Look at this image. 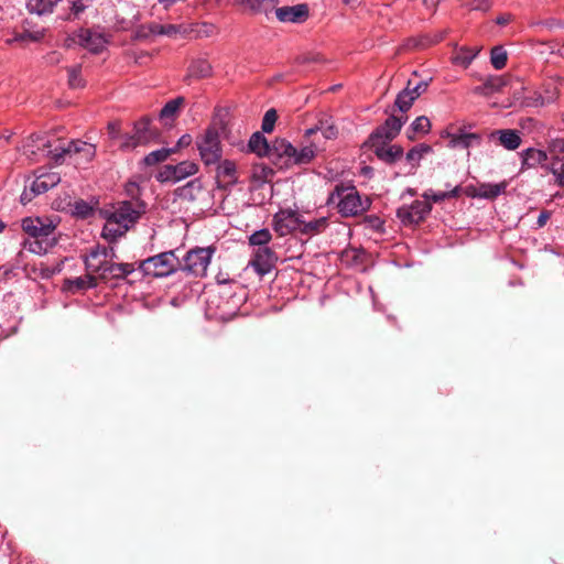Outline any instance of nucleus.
Returning <instances> with one entry per match:
<instances>
[{
    "instance_id": "obj_1",
    "label": "nucleus",
    "mask_w": 564,
    "mask_h": 564,
    "mask_svg": "<svg viewBox=\"0 0 564 564\" xmlns=\"http://www.w3.org/2000/svg\"><path fill=\"white\" fill-rule=\"evenodd\" d=\"M32 143L37 144H26L24 147L26 154L35 155L36 151L34 148H36L43 155L48 156L55 163H61L66 158L73 159L76 164L88 163L96 155V147L80 140L51 142L50 140L36 137L35 140H32Z\"/></svg>"
},
{
    "instance_id": "obj_2",
    "label": "nucleus",
    "mask_w": 564,
    "mask_h": 564,
    "mask_svg": "<svg viewBox=\"0 0 564 564\" xmlns=\"http://www.w3.org/2000/svg\"><path fill=\"white\" fill-rule=\"evenodd\" d=\"M144 213V205L139 202L123 200L102 210L106 224L102 237L108 241H116L122 237Z\"/></svg>"
},
{
    "instance_id": "obj_3",
    "label": "nucleus",
    "mask_w": 564,
    "mask_h": 564,
    "mask_svg": "<svg viewBox=\"0 0 564 564\" xmlns=\"http://www.w3.org/2000/svg\"><path fill=\"white\" fill-rule=\"evenodd\" d=\"M22 229L29 235L24 240L23 248L35 254H45L56 243L54 231L56 225L40 217H26L22 220Z\"/></svg>"
},
{
    "instance_id": "obj_4",
    "label": "nucleus",
    "mask_w": 564,
    "mask_h": 564,
    "mask_svg": "<svg viewBox=\"0 0 564 564\" xmlns=\"http://www.w3.org/2000/svg\"><path fill=\"white\" fill-rule=\"evenodd\" d=\"M328 204L337 205L338 213L344 217L357 216L368 209L369 203L364 202L354 186L337 185L330 193Z\"/></svg>"
},
{
    "instance_id": "obj_5",
    "label": "nucleus",
    "mask_w": 564,
    "mask_h": 564,
    "mask_svg": "<svg viewBox=\"0 0 564 564\" xmlns=\"http://www.w3.org/2000/svg\"><path fill=\"white\" fill-rule=\"evenodd\" d=\"M181 260L176 250L164 251L147 258L139 264V270L148 276L166 278L180 271Z\"/></svg>"
},
{
    "instance_id": "obj_6",
    "label": "nucleus",
    "mask_w": 564,
    "mask_h": 564,
    "mask_svg": "<svg viewBox=\"0 0 564 564\" xmlns=\"http://www.w3.org/2000/svg\"><path fill=\"white\" fill-rule=\"evenodd\" d=\"M214 252L215 248L213 247H195L183 257L178 270L195 278H204L207 274Z\"/></svg>"
},
{
    "instance_id": "obj_7",
    "label": "nucleus",
    "mask_w": 564,
    "mask_h": 564,
    "mask_svg": "<svg viewBox=\"0 0 564 564\" xmlns=\"http://www.w3.org/2000/svg\"><path fill=\"white\" fill-rule=\"evenodd\" d=\"M196 147L205 165H213L219 162L223 155V148L218 129L215 126L208 127L205 132L197 138Z\"/></svg>"
},
{
    "instance_id": "obj_8",
    "label": "nucleus",
    "mask_w": 564,
    "mask_h": 564,
    "mask_svg": "<svg viewBox=\"0 0 564 564\" xmlns=\"http://www.w3.org/2000/svg\"><path fill=\"white\" fill-rule=\"evenodd\" d=\"M156 137V132L151 128V119L143 117L133 126L132 134L121 135L120 149L123 151L133 150L150 143Z\"/></svg>"
},
{
    "instance_id": "obj_9",
    "label": "nucleus",
    "mask_w": 564,
    "mask_h": 564,
    "mask_svg": "<svg viewBox=\"0 0 564 564\" xmlns=\"http://www.w3.org/2000/svg\"><path fill=\"white\" fill-rule=\"evenodd\" d=\"M197 172L198 165L195 162L183 161L175 165H163L156 175V180L160 183H177L185 180L186 177L195 175Z\"/></svg>"
},
{
    "instance_id": "obj_10",
    "label": "nucleus",
    "mask_w": 564,
    "mask_h": 564,
    "mask_svg": "<svg viewBox=\"0 0 564 564\" xmlns=\"http://www.w3.org/2000/svg\"><path fill=\"white\" fill-rule=\"evenodd\" d=\"M301 220V215L297 212L280 209L273 216L272 227L279 236L284 237L294 231H300Z\"/></svg>"
},
{
    "instance_id": "obj_11",
    "label": "nucleus",
    "mask_w": 564,
    "mask_h": 564,
    "mask_svg": "<svg viewBox=\"0 0 564 564\" xmlns=\"http://www.w3.org/2000/svg\"><path fill=\"white\" fill-rule=\"evenodd\" d=\"M113 249H107L106 247L97 246L90 250L89 254L85 257V268L88 273H98L101 279L104 275V269L109 263L108 259L115 258Z\"/></svg>"
},
{
    "instance_id": "obj_12",
    "label": "nucleus",
    "mask_w": 564,
    "mask_h": 564,
    "mask_svg": "<svg viewBox=\"0 0 564 564\" xmlns=\"http://www.w3.org/2000/svg\"><path fill=\"white\" fill-rule=\"evenodd\" d=\"M432 210V206L426 200H414L410 206H403L398 209V217L403 224H419Z\"/></svg>"
},
{
    "instance_id": "obj_13",
    "label": "nucleus",
    "mask_w": 564,
    "mask_h": 564,
    "mask_svg": "<svg viewBox=\"0 0 564 564\" xmlns=\"http://www.w3.org/2000/svg\"><path fill=\"white\" fill-rule=\"evenodd\" d=\"M276 261L275 252L270 247H265L253 250L250 264L259 275H265L274 268Z\"/></svg>"
},
{
    "instance_id": "obj_14",
    "label": "nucleus",
    "mask_w": 564,
    "mask_h": 564,
    "mask_svg": "<svg viewBox=\"0 0 564 564\" xmlns=\"http://www.w3.org/2000/svg\"><path fill=\"white\" fill-rule=\"evenodd\" d=\"M403 123L404 119L390 116L381 127L370 134L367 143H375L379 140L391 141L399 134Z\"/></svg>"
},
{
    "instance_id": "obj_15",
    "label": "nucleus",
    "mask_w": 564,
    "mask_h": 564,
    "mask_svg": "<svg viewBox=\"0 0 564 564\" xmlns=\"http://www.w3.org/2000/svg\"><path fill=\"white\" fill-rule=\"evenodd\" d=\"M73 41L93 53L101 52L107 43L100 33L93 32L88 29L79 30L74 35Z\"/></svg>"
},
{
    "instance_id": "obj_16",
    "label": "nucleus",
    "mask_w": 564,
    "mask_h": 564,
    "mask_svg": "<svg viewBox=\"0 0 564 564\" xmlns=\"http://www.w3.org/2000/svg\"><path fill=\"white\" fill-rule=\"evenodd\" d=\"M275 15L281 22L300 23L307 19L308 7L306 4L281 7L275 10Z\"/></svg>"
},
{
    "instance_id": "obj_17",
    "label": "nucleus",
    "mask_w": 564,
    "mask_h": 564,
    "mask_svg": "<svg viewBox=\"0 0 564 564\" xmlns=\"http://www.w3.org/2000/svg\"><path fill=\"white\" fill-rule=\"evenodd\" d=\"M389 141L379 140L375 143H369L373 148V152L379 160L387 164H392L403 155V150L399 145H388Z\"/></svg>"
},
{
    "instance_id": "obj_18",
    "label": "nucleus",
    "mask_w": 564,
    "mask_h": 564,
    "mask_svg": "<svg viewBox=\"0 0 564 564\" xmlns=\"http://www.w3.org/2000/svg\"><path fill=\"white\" fill-rule=\"evenodd\" d=\"M443 138L448 139V147L451 149H468L474 145L480 144V135L477 133H468V132H445L442 134Z\"/></svg>"
},
{
    "instance_id": "obj_19",
    "label": "nucleus",
    "mask_w": 564,
    "mask_h": 564,
    "mask_svg": "<svg viewBox=\"0 0 564 564\" xmlns=\"http://www.w3.org/2000/svg\"><path fill=\"white\" fill-rule=\"evenodd\" d=\"M521 169H534L538 166L543 167L546 171L547 153L544 150L528 148L521 153Z\"/></svg>"
},
{
    "instance_id": "obj_20",
    "label": "nucleus",
    "mask_w": 564,
    "mask_h": 564,
    "mask_svg": "<svg viewBox=\"0 0 564 564\" xmlns=\"http://www.w3.org/2000/svg\"><path fill=\"white\" fill-rule=\"evenodd\" d=\"M490 140H497L506 150L513 151L521 144L519 131L513 129H500L489 133Z\"/></svg>"
},
{
    "instance_id": "obj_21",
    "label": "nucleus",
    "mask_w": 564,
    "mask_h": 564,
    "mask_svg": "<svg viewBox=\"0 0 564 564\" xmlns=\"http://www.w3.org/2000/svg\"><path fill=\"white\" fill-rule=\"evenodd\" d=\"M97 286V278L94 274L87 273L83 276L67 279L64 282V290L70 293L95 289Z\"/></svg>"
},
{
    "instance_id": "obj_22",
    "label": "nucleus",
    "mask_w": 564,
    "mask_h": 564,
    "mask_svg": "<svg viewBox=\"0 0 564 564\" xmlns=\"http://www.w3.org/2000/svg\"><path fill=\"white\" fill-rule=\"evenodd\" d=\"M61 182V176L56 172H43L39 174L33 181V191L43 194L53 188Z\"/></svg>"
},
{
    "instance_id": "obj_23",
    "label": "nucleus",
    "mask_w": 564,
    "mask_h": 564,
    "mask_svg": "<svg viewBox=\"0 0 564 564\" xmlns=\"http://www.w3.org/2000/svg\"><path fill=\"white\" fill-rule=\"evenodd\" d=\"M480 52V47L460 46L454 50L452 62L455 65L467 68Z\"/></svg>"
},
{
    "instance_id": "obj_24",
    "label": "nucleus",
    "mask_w": 564,
    "mask_h": 564,
    "mask_svg": "<svg viewBox=\"0 0 564 564\" xmlns=\"http://www.w3.org/2000/svg\"><path fill=\"white\" fill-rule=\"evenodd\" d=\"M317 131H321L323 137L327 140L336 139L338 135V129L330 117L319 119L315 127L305 130L304 135L310 138Z\"/></svg>"
},
{
    "instance_id": "obj_25",
    "label": "nucleus",
    "mask_w": 564,
    "mask_h": 564,
    "mask_svg": "<svg viewBox=\"0 0 564 564\" xmlns=\"http://www.w3.org/2000/svg\"><path fill=\"white\" fill-rule=\"evenodd\" d=\"M182 200L194 202L204 194L202 182L198 178L192 180L176 191Z\"/></svg>"
},
{
    "instance_id": "obj_26",
    "label": "nucleus",
    "mask_w": 564,
    "mask_h": 564,
    "mask_svg": "<svg viewBox=\"0 0 564 564\" xmlns=\"http://www.w3.org/2000/svg\"><path fill=\"white\" fill-rule=\"evenodd\" d=\"M134 271V267L131 263H113L110 262L104 269L102 280L123 279Z\"/></svg>"
},
{
    "instance_id": "obj_27",
    "label": "nucleus",
    "mask_w": 564,
    "mask_h": 564,
    "mask_svg": "<svg viewBox=\"0 0 564 564\" xmlns=\"http://www.w3.org/2000/svg\"><path fill=\"white\" fill-rule=\"evenodd\" d=\"M248 150L258 156L270 155L271 145L261 132H254L248 142Z\"/></svg>"
},
{
    "instance_id": "obj_28",
    "label": "nucleus",
    "mask_w": 564,
    "mask_h": 564,
    "mask_svg": "<svg viewBox=\"0 0 564 564\" xmlns=\"http://www.w3.org/2000/svg\"><path fill=\"white\" fill-rule=\"evenodd\" d=\"M317 148L311 143L304 145L301 149L294 147V155H292L291 162L296 165H304L311 163L316 156Z\"/></svg>"
},
{
    "instance_id": "obj_29",
    "label": "nucleus",
    "mask_w": 564,
    "mask_h": 564,
    "mask_svg": "<svg viewBox=\"0 0 564 564\" xmlns=\"http://www.w3.org/2000/svg\"><path fill=\"white\" fill-rule=\"evenodd\" d=\"M556 87L552 89H546L545 94H538L536 98H528V97H517L516 99L523 106H539L544 104L553 102L557 98Z\"/></svg>"
},
{
    "instance_id": "obj_30",
    "label": "nucleus",
    "mask_w": 564,
    "mask_h": 564,
    "mask_svg": "<svg viewBox=\"0 0 564 564\" xmlns=\"http://www.w3.org/2000/svg\"><path fill=\"white\" fill-rule=\"evenodd\" d=\"M61 0H28L26 8L30 13H35L37 15H45L53 12L54 7Z\"/></svg>"
},
{
    "instance_id": "obj_31",
    "label": "nucleus",
    "mask_w": 564,
    "mask_h": 564,
    "mask_svg": "<svg viewBox=\"0 0 564 564\" xmlns=\"http://www.w3.org/2000/svg\"><path fill=\"white\" fill-rule=\"evenodd\" d=\"M416 98L417 93L411 91V82H409L408 86L398 94L395 98V106L400 111L405 112L412 107Z\"/></svg>"
},
{
    "instance_id": "obj_32",
    "label": "nucleus",
    "mask_w": 564,
    "mask_h": 564,
    "mask_svg": "<svg viewBox=\"0 0 564 564\" xmlns=\"http://www.w3.org/2000/svg\"><path fill=\"white\" fill-rule=\"evenodd\" d=\"M270 155L286 158L291 162L294 145L285 139H275L271 144Z\"/></svg>"
},
{
    "instance_id": "obj_33",
    "label": "nucleus",
    "mask_w": 564,
    "mask_h": 564,
    "mask_svg": "<svg viewBox=\"0 0 564 564\" xmlns=\"http://www.w3.org/2000/svg\"><path fill=\"white\" fill-rule=\"evenodd\" d=\"M459 193H460V186H455L451 191H445V192H442V191L435 192L430 188V189H426L422 196L429 203L430 202L441 203L445 199L457 197L459 195Z\"/></svg>"
},
{
    "instance_id": "obj_34",
    "label": "nucleus",
    "mask_w": 564,
    "mask_h": 564,
    "mask_svg": "<svg viewBox=\"0 0 564 564\" xmlns=\"http://www.w3.org/2000/svg\"><path fill=\"white\" fill-rule=\"evenodd\" d=\"M546 171L554 176L557 186L564 187V159L553 156L550 164L546 165Z\"/></svg>"
},
{
    "instance_id": "obj_35",
    "label": "nucleus",
    "mask_w": 564,
    "mask_h": 564,
    "mask_svg": "<svg viewBox=\"0 0 564 564\" xmlns=\"http://www.w3.org/2000/svg\"><path fill=\"white\" fill-rule=\"evenodd\" d=\"M217 175L227 180L229 183H235L237 181V166L234 161L224 160L217 162Z\"/></svg>"
},
{
    "instance_id": "obj_36",
    "label": "nucleus",
    "mask_w": 564,
    "mask_h": 564,
    "mask_svg": "<svg viewBox=\"0 0 564 564\" xmlns=\"http://www.w3.org/2000/svg\"><path fill=\"white\" fill-rule=\"evenodd\" d=\"M272 239V234L269 229L262 228L252 232L249 238V245L254 249L269 247V242Z\"/></svg>"
},
{
    "instance_id": "obj_37",
    "label": "nucleus",
    "mask_w": 564,
    "mask_h": 564,
    "mask_svg": "<svg viewBox=\"0 0 564 564\" xmlns=\"http://www.w3.org/2000/svg\"><path fill=\"white\" fill-rule=\"evenodd\" d=\"M327 226V219L321 217L314 220L305 221L301 220L300 232L304 235H315L323 231Z\"/></svg>"
},
{
    "instance_id": "obj_38",
    "label": "nucleus",
    "mask_w": 564,
    "mask_h": 564,
    "mask_svg": "<svg viewBox=\"0 0 564 564\" xmlns=\"http://www.w3.org/2000/svg\"><path fill=\"white\" fill-rule=\"evenodd\" d=\"M212 65L208 61L199 58L189 66V75L196 78H205L212 75Z\"/></svg>"
},
{
    "instance_id": "obj_39",
    "label": "nucleus",
    "mask_w": 564,
    "mask_h": 564,
    "mask_svg": "<svg viewBox=\"0 0 564 564\" xmlns=\"http://www.w3.org/2000/svg\"><path fill=\"white\" fill-rule=\"evenodd\" d=\"M505 189H506L505 183H499V184L486 183V184H481L479 186L477 195L481 198L491 199V198H496L497 196L502 194L505 192Z\"/></svg>"
},
{
    "instance_id": "obj_40",
    "label": "nucleus",
    "mask_w": 564,
    "mask_h": 564,
    "mask_svg": "<svg viewBox=\"0 0 564 564\" xmlns=\"http://www.w3.org/2000/svg\"><path fill=\"white\" fill-rule=\"evenodd\" d=\"M150 31L154 35H166V36H174L177 33H186V29H182L181 25L175 24H159L153 23L150 26Z\"/></svg>"
},
{
    "instance_id": "obj_41",
    "label": "nucleus",
    "mask_w": 564,
    "mask_h": 564,
    "mask_svg": "<svg viewBox=\"0 0 564 564\" xmlns=\"http://www.w3.org/2000/svg\"><path fill=\"white\" fill-rule=\"evenodd\" d=\"M508 55L502 46H495L490 52V63L495 69H502L507 64Z\"/></svg>"
},
{
    "instance_id": "obj_42",
    "label": "nucleus",
    "mask_w": 564,
    "mask_h": 564,
    "mask_svg": "<svg viewBox=\"0 0 564 564\" xmlns=\"http://www.w3.org/2000/svg\"><path fill=\"white\" fill-rule=\"evenodd\" d=\"M175 149H160L150 152L144 156L143 162L145 165H154L159 162L165 161L171 153H174Z\"/></svg>"
},
{
    "instance_id": "obj_43",
    "label": "nucleus",
    "mask_w": 564,
    "mask_h": 564,
    "mask_svg": "<svg viewBox=\"0 0 564 564\" xmlns=\"http://www.w3.org/2000/svg\"><path fill=\"white\" fill-rule=\"evenodd\" d=\"M183 104H184L183 97H177L175 99L167 101L165 104V106L162 108V110L160 112V117L162 119L174 118Z\"/></svg>"
},
{
    "instance_id": "obj_44",
    "label": "nucleus",
    "mask_w": 564,
    "mask_h": 564,
    "mask_svg": "<svg viewBox=\"0 0 564 564\" xmlns=\"http://www.w3.org/2000/svg\"><path fill=\"white\" fill-rule=\"evenodd\" d=\"M216 30L215 24L202 22L193 24L189 32L194 33L196 37H209L216 33Z\"/></svg>"
},
{
    "instance_id": "obj_45",
    "label": "nucleus",
    "mask_w": 564,
    "mask_h": 564,
    "mask_svg": "<svg viewBox=\"0 0 564 564\" xmlns=\"http://www.w3.org/2000/svg\"><path fill=\"white\" fill-rule=\"evenodd\" d=\"M505 85L506 80L502 76H491L486 79L481 89L485 94H494L501 90Z\"/></svg>"
},
{
    "instance_id": "obj_46",
    "label": "nucleus",
    "mask_w": 564,
    "mask_h": 564,
    "mask_svg": "<svg viewBox=\"0 0 564 564\" xmlns=\"http://www.w3.org/2000/svg\"><path fill=\"white\" fill-rule=\"evenodd\" d=\"M80 66L75 65L68 68V85L72 88H82L85 85L84 79L80 76Z\"/></svg>"
},
{
    "instance_id": "obj_47",
    "label": "nucleus",
    "mask_w": 564,
    "mask_h": 564,
    "mask_svg": "<svg viewBox=\"0 0 564 564\" xmlns=\"http://www.w3.org/2000/svg\"><path fill=\"white\" fill-rule=\"evenodd\" d=\"M411 129L414 133L425 134L431 130V121L427 117H417L411 124Z\"/></svg>"
},
{
    "instance_id": "obj_48",
    "label": "nucleus",
    "mask_w": 564,
    "mask_h": 564,
    "mask_svg": "<svg viewBox=\"0 0 564 564\" xmlns=\"http://www.w3.org/2000/svg\"><path fill=\"white\" fill-rule=\"evenodd\" d=\"M278 119L276 111L274 109H269L262 119V131L270 133L274 129L275 121Z\"/></svg>"
},
{
    "instance_id": "obj_49",
    "label": "nucleus",
    "mask_w": 564,
    "mask_h": 564,
    "mask_svg": "<svg viewBox=\"0 0 564 564\" xmlns=\"http://www.w3.org/2000/svg\"><path fill=\"white\" fill-rule=\"evenodd\" d=\"M431 150V148L429 145H420V147H415L413 149H411L408 153H406V160L409 162H417L422 159L423 156V153H426Z\"/></svg>"
},
{
    "instance_id": "obj_50",
    "label": "nucleus",
    "mask_w": 564,
    "mask_h": 564,
    "mask_svg": "<svg viewBox=\"0 0 564 564\" xmlns=\"http://www.w3.org/2000/svg\"><path fill=\"white\" fill-rule=\"evenodd\" d=\"M93 213V208L85 202H76L74 205V214L82 218L89 216Z\"/></svg>"
},
{
    "instance_id": "obj_51",
    "label": "nucleus",
    "mask_w": 564,
    "mask_h": 564,
    "mask_svg": "<svg viewBox=\"0 0 564 564\" xmlns=\"http://www.w3.org/2000/svg\"><path fill=\"white\" fill-rule=\"evenodd\" d=\"M40 195V193L33 191V183L29 187H25L20 196V202L23 205L29 204L35 196Z\"/></svg>"
},
{
    "instance_id": "obj_52",
    "label": "nucleus",
    "mask_w": 564,
    "mask_h": 564,
    "mask_svg": "<svg viewBox=\"0 0 564 564\" xmlns=\"http://www.w3.org/2000/svg\"><path fill=\"white\" fill-rule=\"evenodd\" d=\"M43 36H44V34L42 31H35V32L28 31V32H24L23 34H21L19 37H17V40H20V41L30 40L33 42H37V41L42 40Z\"/></svg>"
},
{
    "instance_id": "obj_53",
    "label": "nucleus",
    "mask_w": 564,
    "mask_h": 564,
    "mask_svg": "<svg viewBox=\"0 0 564 564\" xmlns=\"http://www.w3.org/2000/svg\"><path fill=\"white\" fill-rule=\"evenodd\" d=\"M108 134L111 139H118L120 137V123L118 121H111L107 126Z\"/></svg>"
},
{
    "instance_id": "obj_54",
    "label": "nucleus",
    "mask_w": 564,
    "mask_h": 564,
    "mask_svg": "<svg viewBox=\"0 0 564 564\" xmlns=\"http://www.w3.org/2000/svg\"><path fill=\"white\" fill-rule=\"evenodd\" d=\"M489 6V0H473L470 3L473 10H487Z\"/></svg>"
},
{
    "instance_id": "obj_55",
    "label": "nucleus",
    "mask_w": 564,
    "mask_h": 564,
    "mask_svg": "<svg viewBox=\"0 0 564 564\" xmlns=\"http://www.w3.org/2000/svg\"><path fill=\"white\" fill-rule=\"evenodd\" d=\"M551 214L547 210H543L540 213L538 219H536V227L542 228L546 225L547 220L550 219Z\"/></svg>"
},
{
    "instance_id": "obj_56",
    "label": "nucleus",
    "mask_w": 564,
    "mask_h": 564,
    "mask_svg": "<svg viewBox=\"0 0 564 564\" xmlns=\"http://www.w3.org/2000/svg\"><path fill=\"white\" fill-rule=\"evenodd\" d=\"M192 143V137L189 134H183L177 143H176V148H174L175 150L176 149H182V148H186L188 147L189 144Z\"/></svg>"
},
{
    "instance_id": "obj_57",
    "label": "nucleus",
    "mask_w": 564,
    "mask_h": 564,
    "mask_svg": "<svg viewBox=\"0 0 564 564\" xmlns=\"http://www.w3.org/2000/svg\"><path fill=\"white\" fill-rule=\"evenodd\" d=\"M512 21V15L509 13L501 14L496 19V23L499 25H506Z\"/></svg>"
},
{
    "instance_id": "obj_58",
    "label": "nucleus",
    "mask_w": 564,
    "mask_h": 564,
    "mask_svg": "<svg viewBox=\"0 0 564 564\" xmlns=\"http://www.w3.org/2000/svg\"><path fill=\"white\" fill-rule=\"evenodd\" d=\"M427 84L425 82H420L415 86L411 87V91L417 93V98L426 89Z\"/></svg>"
},
{
    "instance_id": "obj_59",
    "label": "nucleus",
    "mask_w": 564,
    "mask_h": 564,
    "mask_svg": "<svg viewBox=\"0 0 564 564\" xmlns=\"http://www.w3.org/2000/svg\"><path fill=\"white\" fill-rule=\"evenodd\" d=\"M83 1H84V0H75V1L73 2V10H74L76 13H78V12H80V11H83V10H84Z\"/></svg>"
},
{
    "instance_id": "obj_60",
    "label": "nucleus",
    "mask_w": 564,
    "mask_h": 564,
    "mask_svg": "<svg viewBox=\"0 0 564 564\" xmlns=\"http://www.w3.org/2000/svg\"><path fill=\"white\" fill-rule=\"evenodd\" d=\"M360 1L361 0H344V2L349 6H358Z\"/></svg>"
},
{
    "instance_id": "obj_61",
    "label": "nucleus",
    "mask_w": 564,
    "mask_h": 564,
    "mask_svg": "<svg viewBox=\"0 0 564 564\" xmlns=\"http://www.w3.org/2000/svg\"><path fill=\"white\" fill-rule=\"evenodd\" d=\"M557 147L560 148V151L564 152V139L557 141Z\"/></svg>"
},
{
    "instance_id": "obj_62",
    "label": "nucleus",
    "mask_w": 564,
    "mask_h": 564,
    "mask_svg": "<svg viewBox=\"0 0 564 564\" xmlns=\"http://www.w3.org/2000/svg\"><path fill=\"white\" fill-rule=\"evenodd\" d=\"M6 228V224L0 219V232H2Z\"/></svg>"
},
{
    "instance_id": "obj_63",
    "label": "nucleus",
    "mask_w": 564,
    "mask_h": 564,
    "mask_svg": "<svg viewBox=\"0 0 564 564\" xmlns=\"http://www.w3.org/2000/svg\"><path fill=\"white\" fill-rule=\"evenodd\" d=\"M558 53L564 57V44L560 47Z\"/></svg>"
},
{
    "instance_id": "obj_64",
    "label": "nucleus",
    "mask_w": 564,
    "mask_h": 564,
    "mask_svg": "<svg viewBox=\"0 0 564 564\" xmlns=\"http://www.w3.org/2000/svg\"><path fill=\"white\" fill-rule=\"evenodd\" d=\"M9 135L4 137V135H0V141L4 140L6 142L9 140Z\"/></svg>"
}]
</instances>
